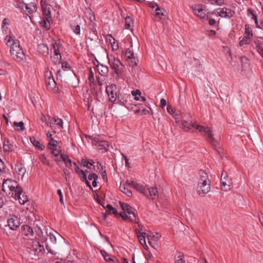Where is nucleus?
Listing matches in <instances>:
<instances>
[{
	"instance_id": "1",
	"label": "nucleus",
	"mask_w": 263,
	"mask_h": 263,
	"mask_svg": "<svg viewBox=\"0 0 263 263\" xmlns=\"http://www.w3.org/2000/svg\"><path fill=\"white\" fill-rule=\"evenodd\" d=\"M34 221V230L35 231L37 237L35 238V242L34 241V255L37 256L34 259H39L42 258L45 252V249L43 243L46 240V236L44 234L43 231L45 230V227L40 220Z\"/></svg>"
},
{
	"instance_id": "2",
	"label": "nucleus",
	"mask_w": 263,
	"mask_h": 263,
	"mask_svg": "<svg viewBox=\"0 0 263 263\" xmlns=\"http://www.w3.org/2000/svg\"><path fill=\"white\" fill-rule=\"evenodd\" d=\"M5 40L6 45L10 46V52L13 59L17 61H21L24 57L22 49L20 48V43L18 41H14L11 37L7 35Z\"/></svg>"
},
{
	"instance_id": "3",
	"label": "nucleus",
	"mask_w": 263,
	"mask_h": 263,
	"mask_svg": "<svg viewBox=\"0 0 263 263\" xmlns=\"http://www.w3.org/2000/svg\"><path fill=\"white\" fill-rule=\"evenodd\" d=\"M200 178L197 186V192L200 196H204L208 193L211 189L210 181L208 175L204 171L199 172Z\"/></svg>"
},
{
	"instance_id": "4",
	"label": "nucleus",
	"mask_w": 263,
	"mask_h": 263,
	"mask_svg": "<svg viewBox=\"0 0 263 263\" xmlns=\"http://www.w3.org/2000/svg\"><path fill=\"white\" fill-rule=\"evenodd\" d=\"M21 187L17 182L13 180L8 179L3 180L2 191L9 198H12L15 196L16 194L19 193Z\"/></svg>"
},
{
	"instance_id": "5",
	"label": "nucleus",
	"mask_w": 263,
	"mask_h": 263,
	"mask_svg": "<svg viewBox=\"0 0 263 263\" xmlns=\"http://www.w3.org/2000/svg\"><path fill=\"white\" fill-rule=\"evenodd\" d=\"M182 126L185 130H189L191 127H195L200 134L204 136L207 137L211 141H214V135L210 127L208 126H202L199 125H194L187 122L182 123Z\"/></svg>"
},
{
	"instance_id": "6",
	"label": "nucleus",
	"mask_w": 263,
	"mask_h": 263,
	"mask_svg": "<svg viewBox=\"0 0 263 263\" xmlns=\"http://www.w3.org/2000/svg\"><path fill=\"white\" fill-rule=\"evenodd\" d=\"M119 204L123 211V213H120V216L124 220H127L130 222L138 223L135 214L132 210V208L127 203L120 201Z\"/></svg>"
},
{
	"instance_id": "7",
	"label": "nucleus",
	"mask_w": 263,
	"mask_h": 263,
	"mask_svg": "<svg viewBox=\"0 0 263 263\" xmlns=\"http://www.w3.org/2000/svg\"><path fill=\"white\" fill-rule=\"evenodd\" d=\"M107 58L108 62L114 72L118 76H121L123 72V65L120 60L112 55H108Z\"/></svg>"
},
{
	"instance_id": "8",
	"label": "nucleus",
	"mask_w": 263,
	"mask_h": 263,
	"mask_svg": "<svg viewBox=\"0 0 263 263\" xmlns=\"http://www.w3.org/2000/svg\"><path fill=\"white\" fill-rule=\"evenodd\" d=\"M46 82L48 89L52 91L53 92H57L58 91V88L57 86V84L53 77V76L50 71H47L45 74Z\"/></svg>"
},
{
	"instance_id": "9",
	"label": "nucleus",
	"mask_w": 263,
	"mask_h": 263,
	"mask_svg": "<svg viewBox=\"0 0 263 263\" xmlns=\"http://www.w3.org/2000/svg\"><path fill=\"white\" fill-rule=\"evenodd\" d=\"M106 91L109 97V101L114 102L117 99V86L112 84L107 86L106 88Z\"/></svg>"
},
{
	"instance_id": "10",
	"label": "nucleus",
	"mask_w": 263,
	"mask_h": 263,
	"mask_svg": "<svg viewBox=\"0 0 263 263\" xmlns=\"http://www.w3.org/2000/svg\"><path fill=\"white\" fill-rule=\"evenodd\" d=\"M48 147L52 155H57V154H60L62 152L59 142L53 138L50 139L48 143Z\"/></svg>"
},
{
	"instance_id": "11",
	"label": "nucleus",
	"mask_w": 263,
	"mask_h": 263,
	"mask_svg": "<svg viewBox=\"0 0 263 263\" xmlns=\"http://www.w3.org/2000/svg\"><path fill=\"white\" fill-rule=\"evenodd\" d=\"M194 13L200 18H203L206 16V10L203 9L201 5H195L192 6Z\"/></svg>"
},
{
	"instance_id": "12",
	"label": "nucleus",
	"mask_w": 263,
	"mask_h": 263,
	"mask_svg": "<svg viewBox=\"0 0 263 263\" xmlns=\"http://www.w3.org/2000/svg\"><path fill=\"white\" fill-rule=\"evenodd\" d=\"M52 49L53 50L54 55L51 57L52 61L55 64H59L61 61V55L59 50L58 45L57 43L52 44Z\"/></svg>"
},
{
	"instance_id": "13",
	"label": "nucleus",
	"mask_w": 263,
	"mask_h": 263,
	"mask_svg": "<svg viewBox=\"0 0 263 263\" xmlns=\"http://www.w3.org/2000/svg\"><path fill=\"white\" fill-rule=\"evenodd\" d=\"M217 14L221 17L230 18L234 15V12L230 9L224 7L218 9L217 10Z\"/></svg>"
},
{
	"instance_id": "14",
	"label": "nucleus",
	"mask_w": 263,
	"mask_h": 263,
	"mask_svg": "<svg viewBox=\"0 0 263 263\" xmlns=\"http://www.w3.org/2000/svg\"><path fill=\"white\" fill-rule=\"evenodd\" d=\"M136 232L140 243L143 246L145 250H148V247L146 243L145 240L147 234L144 232L141 233L140 231L137 229H136Z\"/></svg>"
},
{
	"instance_id": "15",
	"label": "nucleus",
	"mask_w": 263,
	"mask_h": 263,
	"mask_svg": "<svg viewBox=\"0 0 263 263\" xmlns=\"http://www.w3.org/2000/svg\"><path fill=\"white\" fill-rule=\"evenodd\" d=\"M93 145L96 146L99 149H107L108 147V143L106 141L100 140L98 138L93 139Z\"/></svg>"
},
{
	"instance_id": "16",
	"label": "nucleus",
	"mask_w": 263,
	"mask_h": 263,
	"mask_svg": "<svg viewBox=\"0 0 263 263\" xmlns=\"http://www.w3.org/2000/svg\"><path fill=\"white\" fill-rule=\"evenodd\" d=\"M8 224L11 230H16L20 225V220L17 217L13 216L8 220Z\"/></svg>"
},
{
	"instance_id": "17",
	"label": "nucleus",
	"mask_w": 263,
	"mask_h": 263,
	"mask_svg": "<svg viewBox=\"0 0 263 263\" xmlns=\"http://www.w3.org/2000/svg\"><path fill=\"white\" fill-rule=\"evenodd\" d=\"M100 252L103 256L104 260L108 263H116L117 261V258L107 253L105 250H100Z\"/></svg>"
},
{
	"instance_id": "18",
	"label": "nucleus",
	"mask_w": 263,
	"mask_h": 263,
	"mask_svg": "<svg viewBox=\"0 0 263 263\" xmlns=\"http://www.w3.org/2000/svg\"><path fill=\"white\" fill-rule=\"evenodd\" d=\"M12 198L16 200H18L19 203L21 204H24L28 200L27 196L23 194L21 187L20 188V193L16 194L15 196H13Z\"/></svg>"
},
{
	"instance_id": "19",
	"label": "nucleus",
	"mask_w": 263,
	"mask_h": 263,
	"mask_svg": "<svg viewBox=\"0 0 263 263\" xmlns=\"http://www.w3.org/2000/svg\"><path fill=\"white\" fill-rule=\"evenodd\" d=\"M153 13L155 16L157 17L160 20L164 18L166 15L165 10L160 7H157V9H155L154 13Z\"/></svg>"
},
{
	"instance_id": "20",
	"label": "nucleus",
	"mask_w": 263,
	"mask_h": 263,
	"mask_svg": "<svg viewBox=\"0 0 263 263\" xmlns=\"http://www.w3.org/2000/svg\"><path fill=\"white\" fill-rule=\"evenodd\" d=\"M254 43L255 45V49L257 52L261 55L263 52V42L261 37H258L254 40Z\"/></svg>"
},
{
	"instance_id": "21",
	"label": "nucleus",
	"mask_w": 263,
	"mask_h": 263,
	"mask_svg": "<svg viewBox=\"0 0 263 263\" xmlns=\"http://www.w3.org/2000/svg\"><path fill=\"white\" fill-rule=\"evenodd\" d=\"M22 229L23 234L31 239V237L33 236V229L32 228L28 225H24L22 226Z\"/></svg>"
},
{
	"instance_id": "22",
	"label": "nucleus",
	"mask_w": 263,
	"mask_h": 263,
	"mask_svg": "<svg viewBox=\"0 0 263 263\" xmlns=\"http://www.w3.org/2000/svg\"><path fill=\"white\" fill-rule=\"evenodd\" d=\"M106 40L110 43L113 50H117L119 49L118 43L111 34L107 35Z\"/></svg>"
},
{
	"instance_id": "23",
	"label": "nucleus",
	"mask_w": 263,
	"mask_h": 263,
	"mask_svg": "<svg viewBox=\"0 0 263 263\" xmlns=\"http://www.w3.org/2000/svg\"><path fill=\"white\" fill-rule=\"evenodd\" d=\"M97 70L100 74L103 76H106L108 72V67L102 64H98L97 65Z\"/></svg>"
},
{
	"instance_id": "24",
	"label": "nucleus",
	"mask_w": 263,
	"mask_h": 263,
	"mask_svg": "<svg viewBox=\"0 0 263 263\" xmlns=\"http://www.w3.org/2000/svg\"><path fill=\"white\" fill-rule=\"evenodd\" d=\"M134 26V21L130 16H127L125 18V28L132 30Z\"/></svg>"
},
{
	"instance_id": "25",
	"label": "nucleus",
	"mask_w": 263,
	"mask_h": 263,
	"mask_svg": "<svg viewBox=\"0 0 263 263\" xmlns=\"http://www.w3.org/2000/svg\"><path fill=\"white\" fill-rule=\"evenodd\" d=\"M52 21L51 16H47L40 22L41 26L45 28L46 30L50 28V23Z\"/></svg>"
},
{
	"instance_id": "26",
	"label": "nucleus",
	"mask_w": 263,
	"mask_h": 263,
	"mask_svg": "<svg viewBox=\"0 0 263 263\" xmlns=\"http://www.w3.org/2000/svg\"><path fill=\"white\" fill-rule=\"evenodd\" d=\"M132 184L134 187L136 189V190L143 194L144 195H146L147 190L142 185L134 182H132Z\"/></svg>"
},
{
	"instance_id": "27",
	"label": "nucleus",
	"mask_w": 263,
	"mask_h": 263,
	"mask_svg": "<svg viewBox=\"0 0 263 263\" xmlns=\"http://www.w3.org/2000/svg\"><path fill=\"white\" fill-rule=\"evenodd\" d=\"M242 69V70L246 71L250 69V62L249 59L245 57L241 58Z\"/></svg>"
},
{
	"instance_id": "28",
	"label": "nucleus",
	"mask_w": 263,
	"mask_h": 263,
	"mask_svg": "<svg viewBox=\"0 0 263 263\" xmlns=\"http://www.w3.org/2000/svg\"><path fill=\"white\" fill-rule=\"evenodd\" d=\"M37 51L43 55L48 54V47L44 44H41L38 45Z\"/></svg>"
},
{
	"instance_id": "29",
	"label": "nucleus",
	"mask_w": 263,
	"mask_h": 263,
	"mask_svg": "<svg viewBox=\"0 0 263 263\" xmlns=\"http://www.w3.org/2000/svg\"><path fill=\"white\" fill-rule=\"evenodd\" d=\"M146 238L147 239L148 243L153 247V242L157 241L159 239V236H155L152 234L147 235Z\"/></svg>"
},
{
	"instance_id": "30",
	"label": "nucleus",
	"mask_w": 263,
	"mask_h": 263,
	"mask_svg": "<svg viewBox=\"0 0 263 263\" xmlns=\"http://www.w3.org/2000/svg\"><path fill=\"white\" fill-rule=\"evenodd\" d=\"M42 9L43 14L44 15L45 17L50 16V6L47 4H42Z\"/></svg>"
},
{
	"instance_id": "31",
	"label": "nucleus",
	"mask_w": 263,
	"mask_h": 263,
	"mask_svg": "<svg viewBox=\"0 0 263 263\" xmlns=\"http://www.w3.org/2000/svg\"><path fill=\"white\" fill-rule=\"evenodd\" d=\"M52 155L53 156L54 160L57 162V164L61 166V163H62V161L65 155H63L62 153H61L60 154H57H57H53Z\"/></svg>"
},
{
	"instance_id": "32",
	"label": "nucleus",
	"mask_w": 263,
	"mask_h": 263,
	"mask_svg": "<svg viewBox=\"0 0 263 263\" xmlns=\"http://www.w3.org/2000/svg\"><path fill=\"white\" fill-rule=\"evenodd\" d=\"M13 146L8 141H5L3 143V149L5 152H10L12 151Z\"/></svg>"
},
{
	"instance_id": "33",
	"label": "nucleus",
	"mask_w": 263,
	"mask_h": 263,
	"mask_svg": "<svg viewBox=\"0 0 263 263\" xmlns=\"http://www.w3.org/2000/svg\"><path fill=\"white\" fill-rule=\"evenodd\" d=\"M206 4L210 3L212 5L215 4L218 6H222L224 4V0H204Z\"/></svg>"
},
{
	"instance_id": "34",
	"label": "nucleus",
	"mask_w": 263,
	"mask_h": 263,
	"mask_svg": "<svg viewBox=\"0 0 263 263\" xmlns=\"http://www.w3.org/2000/svg\"><path fill=\"white\" fill-rule=\"evenodd\" d=\"M148 191L149 196L152 199H154L158 194V190L156 187H152L147 189Z\"/></svg>"
},
{
	"instance_id": "35",
	"label": "nucleus",
	"mask_w": 263,
	"mask_h": 263,
	"mask_svg": "<svg viewBox=\"0 0 263 263\" xmlns=\"http://www.w3.org/2000/svg\"><path fill=\"white\" fill-rule=\"evenodd\" d=\"M251 39L252 38L249 37V36L245 35L242 37V39L240 41V42H239V45L240 46H242L244 45L249 44L250 43V42H251Z\"/></svg>"
},
{
	"instance_id": "36",
	"label": "nucleus",
	"mask_w": 263,
	"mask_h": 263,
	"mask_svg": "<svg viewBox=\"0 0 263 263\" xmlns=\"http://www.w3.org/2000/svg\"><path fill=\"white\" fill-rule=\"evenodd\" d=\"M120 191L126 194L127 196H130L132 195V192L125 186L124 184L121 185L120 186Z\"/></svg>"
},
{
	"instance_id": "37",
	"label": "nucleus",
	"mask_w": 263,
	"mask_h": 263,
	"mask_svg": "<svg viewBox=\"0 0 263 263\" xmlns=\"http://www.w3.org/2000/svg\"><path fill=\"white\" fill-rule=\"evenodd\" d=\"M73 166L74 167L76 172L78 174H82L84 179H86V175L85 173L82 170H81L77 165L76 163H73Z\"/></svg>"
},
{
	"instance_id": "38",
	"label": "nucleus",
	"mask_w": 263,
	"mask_h": 263,
	"mask_svg": "<svg viewBox=\"0 0 263 263\" xmlns=\"http://www.w3.org/2000/svg\"><path fill=\"white\" fill-rule=\"evenodd\" d=\"M221 187L222 190L225 192H227L231 190V185L227 183V182L221 179Z\"/></svg>"
},
{
	"instance_id": "39",
	"label": "nucleus",
	"mask_w": 263,
	"mask_h": 263,
	"mask_svg": "<svg viewBox=\"0 0 263 263\" xmlns=\"http://www.w3.org/2000/svg\"><path fill=\"white\" fill-rule=\"evenodd\" d=\"M64 162L66 166L67 167H71L73 166V163H72L70 159H69L68 157L66 155H65L64 158L62 161V162Z\"/></svg>"
},
{
	"instance_id": "40",
	"label": "nucleus",
	"mask_w": 263,
	"mask_h": 263,
	"mask_svg": "<svg viewBox=\"0 0 263 263\" xmlns=\"http://www.w3.org/2000/svg\"><path fill=\"white\" fill-rule=\"evenodd\" d=\"M24 6H23V9H24V7H25V10H24V11L25 12L26 14L29 16L31 22H32V16L31 15H31L32 14V10H31V8H30L28 5L27 4H24Z\"/></svg>"
},
{
	"instance_id": "41",
	"label": "nucleus",
	"mask_w": 263,
	"mask_h": 263,
	"mask_svg": "<svg viewBox=\"0 0 263 263\" xmlns=\"http://www.w3.org/2000/svg\"><path fill=\"white\" fill-rule=\"evenodd\" d=\"M15 171L18 175H21L22 178H23L25 174L26 170L23 167L17 166L15 167Z\"/></svg>"
},
{
	"instance_id": "42",
	"label": "nucleus",
	"mask_w": 263,
	"mask_h": 263,
	"mask_svg": "<svg viewBox=\"0 0 263 263\" xmlns=\"http://www.w3.org/2000/svg\"><path fill=\"white\" fill-rule=\"evenodd\" d=\"M14 125L15 127H17V130L18 131H23L25 129L24 124L23 122H22V121L20 122H14Z\"/></svg>"
},
{
	"instance_id": "43",
	"label": "nucleus",
	"mask_w": 263,
	"mask_h": 263,
	"mask_svg": "<svg viewBox=\"0 0 263 263\" xmlns=\"http://www.w3.org/2000/svg\"><path fill=\"white\" fill-rule=\"evenodd\" d=\"M106 208L107 209V211H108L109 214L112 213L116 215H118L117 210L113 208L110 204H107Z\"/></svg>"
},
{
	"instance_id": "44",
	"label": "nucleus",
	"mask_w": 263,
	"mask_h": 263,
	"mask_svg": "<svg viewBox=\"0 0 263 263\" xmlns=\"http://www.w3.org/2000/svg\"><path fill=\"white\" fill-rule=\"evenodd\" d=\"M50 122L51 123H53L57 125H58L60 126L61 127H62L63 121H62V120H61L60 119L52 118L50 119Z\"/></svg>"
},
{
	"instance_id": "45",
	"label": "nucleus",
	"mask_w": 263,
	"mask_h": 263,
	"mask_svg": "<svg viewBox=\"0 0 263 263\" xmlns=\"http://www.w3.org/2000/svg\"><path fill=\"white\" fill-rule=\"evenodd\" d=\"M245 35L252 37L253 34L248 24L245 25Z\"/></svg>"
},
{
	"instance_id": "46",
	"label": "nucleus",
	"mask_w": 263,
	"mask_h": 263,
	"mask_svg": "<svg viewBox=\"0 0 263 263\" xmlns=\"http://www.w3.org/2000/svg\"><path fill=\"white\" fill-rule=\"evenodd\" d=\"M34 146L40 151H43L45 148V146L43 143L39 141H34Z\"/></svg>"
},
{
	"instance_id": "47",
	"label": "nucleus",
	"mask_w": 263,
	"mask_h": 263,
	"mask_svg": "<svg viewBox=\"0 0 263 263\" xmlns=\"http://www.w3.org/2000/svg\"><path fill=\"white\" fill-rule=\"evenodd\" d=\"M125 55L126 58L128 59H134V58H135L133 51L130 49H127L126 50L125 52Z\"/></svg>"
},
{
	"instance_id": "48",
	"label": "nucleus",
	"mask_w": 263,
	"mask_h": 263,
	"mask_svg": "<svg viewBox=\"0 0 263 263\" xmlns=\"http://www.w3.org/2000/svg\"><path fill=\"white\" fill-rule=\"evenodd\" d=\"M167 112L172 115L173 116H176L177 115L176 110H174L171 105H168L167 106Z\"/></svg>"
},
{
	"instance_id": "49",
	"label": "nucleus",
	"mask_w": 263,
	"mask_h": 263,
	"mask_svg": "<svg viewBox=\"0 0 263 263\" xmlns=\"http://www.w3.org/2000/svg\"><path fill=\"white\" fill-rule=\"evenodd\" d=\"M132 94L133 96H134V99L137 100H139V97H138V95L140 96L141 95V91L139 90H133L132 91Z\"/></svg>"
},
{
	"instance_id": "50",
	"label": "nucleus",
	"mask_w": 263,
	"mask_h": 263,
	"mask_svg": "<svg viewBox=\"0 0 263 263\" xmlns=\"http://www.w3.org/2000/svg\"><path fill=\"white\" fill-rule=\"evenodd\" d=\"M88 80L89 82V84H90V87H92V85L94 84V81H95V79H94L92 71H90V74H89V76L88 77Z\"/></svg>"
},
{
	"instance_id": "51",
	"label": "nucleus",
	"mask_w": 263,
	"mask_h": 263,
	"mask_svg": "<svg viewBox=\"0 0 263 263\" xmlns=\"http://www.w3.org/2000/svg\"><path fill=\"white\" fill-rule=\"evenodd\" d=\"M39 159L43 163L49 165V161L44 155H41Z\"/></svg>"
},
{
	"instance_id": "52",
	"label": "nucleus",
	"mask_w": 263,
	"mask_h": 263,
	"mask_svg": "<svg viewBox=\"0 0 263 263\" xmlns=\"http://www.w3.org/2000/svg\"><path fill=\"white\" fill-rule=\"evenodd\" d=\"M248 11L252 15V18L255 21V24L256 25H257L258 22H257V18L256 15H255L252 9H249Z\"/></svg>"
},
{
	"instance_id": "53",
	"label": "nucleus",
	"mask_w": 263,
	"mask_h": 263,
	"mask_svg": "<svg viewBox=\"0 0 263 263\" xmlns=\"http://www.w3.org/2000/svg\"><path fill=\"white\" fill-rule=\"evenodd\" d=\"M149 7L151 8L152 9V13H154V11L155 9H157V7H159L158 5L156 3H150L148 4Z\"/></svg>"
},
{
	"instance_id": "54",
	"label": "nucleus",
	"mask_w": 263,
	"mask_h": 263,
	"mask_svg": "<svg viewBox=\"0 0 263 263\" xmlns=\"http://www.w3.org/2000/svg\"><path fill=\"white\" fill-rule=\"evenodd\" d=\"M71 28H72V29L73 30V32L76 34H80V26L79 25H76L74 28L73 26H71Z\"/></svg>"
},
{
	"instance_id": "55",
	"label": "nucleus",
	"mask_w": 263,
	"mask_h": 263,
	"mask_svg": "<svg viewBox=\"0 0 263 263\" xmlns=\"http://www.w3.org/2000/svg\"><path fill=\"white\" fill-rule=\"evenodd\" d=\"M57 193H58V194L59 195V196L60 197V202L62 204H64V200H63V195H62L61 190L60 189L58 190Z\"/></svg>"
},
{
	"instance_id": "56",
	"label": "nucleus",
	"mask_w": 263,
	"mask_h": 263,
	"mask_svg": "<svg viewBox=\"0 0 263 263\" xmlns=\"http://www.w3.org/2000/svg\"><path fill=\"white\" fill-rule=\"evenodd\" d=\"M88 179L90 180H97L98 179V176L95 173H93V174H90L88 175Z\"/></svg>"
},
{
	"instance_id": "57",
	"label": "nucleus",
	"mask_w": 263,
	"mask_h": 263,
	"mask_svg": "<svg viewBox=\"0 0 263 263\" xmlns=\"http://www.w3.org/2000/svg\"><path fill=\"white\" fill-rule=\"evenodd\" d=\"M176 263H185L184 260L182 258V256L179 255L175 259Z\"/></svg>"
},
{
	"instance_id": "58",
	"label": "nucleus",
	"mask_w": 263,
	"mask_h": 263,
	"mask_svg": "<svg viewBox=\"0 0 263 263\" xmlns=\"http://www.w3.org/2000/svg\"><path fill=\"white\" fill-rule=\"evenodd\" d=\"M10 22L9 20H8V19H7V18H5L3 20V27H2V29H3V30H5V27H4V26H5V25H9V23H10Z\"/></svg>"
},
{
	"instance_id": "59",
	"label": "nucleus",
	"mask_w": 263,
	"mask_h": 263,
	"mask_svg": "<svg viewBox=\"0 0 263 263\" xmlns=\"http://www.w3.org/2000/svg\"><path fill=\"white\" fill-rule=\"evenodd\" d=\"M89 161H88L86 159H82V163L83 164L84 166L87 167V168H89V166H88Z\"/></svg>"
},
{
	"instance_id": "60",
	"label": "nucleus",
	"mask_w": 263,
	"mask_h": 263,
	"mask_svg": "<svg viewBox=\"0 0 263 263\" xmlns=\"http://www.w3.org/2000/svg\"><path fill=\"white\" fill-rule=\"evenodd\" d=\"M166 105V100L162 98L160 100V106L162 108H163Z\"/></svg>"
},
{
	"instance_id": "61",
	"label": "nucleus",
	"mask_w": 263,
	"mask_h": 263,
	"mask_svg": "<svg viewBox=\"0 0 263 263\" xmlns=\"http://www.w3.org/2000/svg\"><path fill=\"white\" fill-rule=\"evenodd\" d=\"M130 60H131L130 64L132 66H136L137 65L138 60L136 58H134V59Z\"/></svg>"
},
{
	"instance_id": "62",
	"label": "nucleus",
	"mask_w": 263,
	"mask_h": 263,
	"mask_svg": "<svg viewBox=\"0 0 263 263\" xmlns=\"http://www.w3.org/2000/svg\"><path fill=\"white\" fill-rule=\"evenodd\" d=\"M5 199L0 195V208H2L5 203Z\"/></svg>"
},
{
	"instance_id": "63",
	"label": "nucleus",
	"mask_w": 263,
	"mask_h": 263,
	"mask_svg": "<svg viewBox=\"0 0 263 263\" xmlns=\"http://www.w3.org/2000/svg\"><path fill=\"white\" fill-rule=\"evenodd\" d=\"M50 238L53 243H56L57 238L54 235L50 234Z\"/></svg>"
},
{
	"instance_id": "64",
	"label": "nucleus",
	"mask_w": 263,
	"mask_h": 263,
	"mask_svg": "<svg viewBox=\"0 0 263 263\" xmlns=\"http://www.w3.org/2000/svg\"><path fill=\"white\" fill-rule=\"evenodd\" d=\"M55 133V132L54 131H52V132H48L47 134H46V136L48 138H50V139L51 138H52L51 137L53 136V135H54V134Z\"/></svg>"
}]
</instances>
